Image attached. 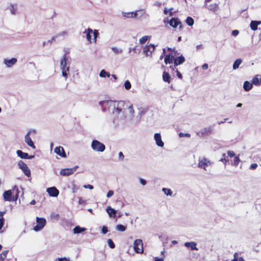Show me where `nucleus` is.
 Listing matches in <instances>:
<instances>
[{
	"label": "nucleus",
	"mask_w": 261,
	"mask_h": 261,
	"mask_svg": "<svg viewBox=\"0 0 261 261\" xmlns=\"http://www.w3.org/2000/svg\"><path fill=\"white\" fill-rule=\"evenodd\" d=\"M67 58L66 56L64 55L62 59L61 60L60 65L62 69V75L65 77V79L67 78V72L69 70V67L67 66Z\"/></svg>",
	"instance_id": "obj_1"
},
{
	"label": "nucleus",
	"mask_w": 261,
	"mask_h": 261,
	"mask_svg": "<svg viewBox=\"0 0 261 261\" xmlns=\"http://www.w3.org/2000/svg\"><path fill=\"white\" fill-rule=\"evenodd\" d=\"M257 167V164L256 163L252 164L250 166V169L252 170H254Z\"/></svg>",
	"instance_id": "obj_51"
},
{
	"label": "nucleus",
	"mask_w": 261,
	"mask_h": 261,
	"mask_svg": "<svg viewBox=\"0 0 261 261\" xmlns=\"http://www.w3.org/2000/svg\"><path fill=\"white\" fill-rule=\"evenodd\" d=\"M84 33H86V38L90 43L92 42V34L93 35V40L94 42L96 41L97 36L98 34V31L97 30H94L93 31L92 29L88 28L87 30L85 31Z\"/></svg>",
	"instance_id": "obj_4"
},
{
	"label": "nucleus",
	"mask_w": 261,
	"mask_h": 261,
	"mask_svg": "<svg viewBox=\"0 0 261 261\" xmlns=\"http://www.w3.org/2000/svg\"><path fill=\"white\" fill-rule=\"evenodd\" d=\"M75 169L73 168L62 169L60 170V174L62 176H69L74 173Z\"/></svg>",
	"instance_id": "obj_15"
},
{
	"label": "nucleus",
	"mask_w": 261,
	"mask_h": 261,
	"mask_svg": "<svg viewBox=\"0 0 261 261\" xmlns=\"http://www.w3.org/2000/svg\"><path fill=\"white\" fill-rule=\"evenodd\" d=\"M18 192H19L18 190L17 189V194L15 196V198L14 199L12 200L11 198L12 194V191L11 190L6 191L3 194L4 199L5 201H11L12 200H16L18 197Z\"/></svg>",
	"instance_id": "obj_8"
},
{
	"label": "nucleus",
	"mask_w": 261,
	"mask_h": 261,
	"mask_svg": "<svg viewBox=\"0 0 261 261\" xmlns=\"http://www.w3.org/2000/svg\"><path fill=\"white\" fill-rule=\"evenodd\" d=\"M162 191L164 193V194L167 196H171L172 194V192L170 189L164 188H163Z\"/></svg>",
	"instance_id": "obj_34"
},
{
	"label": "nucleus",
	"mask_w": 261,
	"mask_h": 261,
	"mask_svg": "<svg viewBox=\"0 0 261 261\" xmlns=\"http://www.w3.org/2000/svg\"><path fill=\"white\" fill-rule=\"evenodd\" d=\"M208 64H206V63H205V64H203V65L202 66V68L203 70H206V69H208Z\"/></svg>",
	"instance_id": "obj_55"
},
{
	"label": "nucleus",
	"mask_w": 261,
	"mask_h": 261,
	"mask_svg": "<svg viewBox=\"0 0 261 261\" xmlns=\"http://www.w3.org/2000/svg\"><path fill=\"white\" fill-rule=\"evenodd\" d=\"M242 60L241 59H240V58L237 59L233 63V69H237L239 67V66H240V65L242 63Z\"/></svg>",
	"instance_id": "obj_29"
},
{
	"label": "nucleus",
	"mask_w": 261,
	"mask_h": 261,
	"mask_svg": "<svg viewBox=\"0 0 261 261\" xmlns=\"http://www.w3.org/2000/svg\"><path fill=\"white\" fill-rule=\"evenodd\" d=\"M108 244L109 245V246L112 248L113 249L115 247V245L113 242V241L111 239H109L107 241Z\"/></svg>",
	"instance_id": "obj_37"
},
{
	"label": "nucleus",
	"mask_w": 261,
	"mask_h": 261,
	"mask_svg": "<svg viewBox=\"0 0 261 261\" xmlns=\"http://www.w3.org/2000/svg\"><path fill=\"white\" fill-rule=\"evenodd\" d=\"M185 245L187 247H190L192 250H198V248L196 247V243L194 242H186Z\"/></svg>",
	"instance_id": "obj_22"
},
{
	"label": "nucleus",
	"mask_w": 261,
	"mask_h": 261,
	"mask_svg": "<svg viewBox=\"0 0 261 261\" xmlns=\"http://www.w3.org/2000/svg\"><path fill=\"white\" fill-rule=\"evenodd\" d=\"M31 132L30 131H29L27 134L25 136V143L30 147H31L32 148L35 149V146L33 142L32 141L31 137H30Z\"/></svg>",
	"instance_id": "obj_14"
},
{
	"label": "nucleus",
	"mask_w": 261,
	"mask_h": 261,
	"mask_svg": "<svg viewBox=\"0 0 261 261\" xmlns=\"http://www.w3.org/2000/svg\"><path fill=\"white\" fill-rule=\"evenodd\" d=\"M5 222L4 218H0V230L4 226Z\"/></svg>",
	"instance_id": "obj_48"
},
{
	"label": "nucleus",
	"mask_w": 261,
	"mask_h": 261,
	"mask_svg": "<svg viewBox=\"0 0 261 261\" xmlns=\"http://www.w3.org/2000/svg\"><path fill=\"white\" fill-rule=\"evenodd\" d=\"M163 80L164 82L170 84L171 80L170 74L166 71H164L163 73Z\"/></svg>",
	"instance_id": "obj_21"
},
{
	"label": "nucleus",
	"mask_w": 261,
	"mask_h": 261,
	"mask_svg": "<svg viewBox=\"0 0 261 261\" xmlns=\"http://www.w3.org/2000/svg\"><path fill=\"white\" fill-rule=\"evenodd\" d=\"M108 231L107 226H103L101 229V232L103 234H106Z\"/></svg>",
	"instance_id": "obj_45"
},
{
	"label": "nucleus",
	"mask_w": 261,
	"mask_h": 261,
	"mask_svg": "<svg viewBox=\"0 0 261 261\" xmlns=\"http://www.w3.org/2000/svg\"><path fill=\"white\" fill-rule=\"evenodd\" d=\"M8 250H4L0 254V261H3L7 257Z\"/></svg>",
	"instance_id": "obj_30"
},
{
	"label": "nucleus",
	"mask_w": 261,
	"mask_h": 261,
	"mask_svg": "<svg viewBox=\"0 0 261 261\" xmlns=\"http://www.w3.org/2000/svg\"><path fill=\"white\" fill-rule=\"evenodd\" d=\"M107 212L110 217H115L116 212L113 208H112L110 207H108L107 208Z\"/></svg>",
	"instance_id": "obj_28"
},
{
	"label": "nucleus",
	"mask_w": 261,
	"mask_h": 261,
	"mask_svg": "<svg viewBox=\"0 0 261 261\" xmlns=\"http://www.w3.org/2000/svg\"><path fill=\"white\" fill-rule=\"evenodd\" d=\"M17 62V59L15 58H13L10 60H5V63L8 67H11L15 64Z\"/></svg>",
	"instance_id": "obj_24"
},
{
	"label": "nucleus",
	"mask_w": 261,
	"mask_h": 261,
	"mask_svg": "<svg viewBox=\"0 0 261 261\" xmlns=\"http://www.w3.org/2000/svg\"><path fill=\"white\" fill-rule=\"evenodd\" d=\"M154 261H164V259L162 258H156L155 259Z\"/></svg>",
	"instance_id": "obj_61"
},
{
	"label": "nucleus",
	"mask_w": 261,
	"mask_h": 261,
	"mask_svg": "<svg viewBox=\"0 0 261 261\" xmlns=\"http://www.w3.org/2000/svg\"><path fill=\"white\" fill-rule=\"evenodd\" d=\"M227 154L230 158H232L235 156L234 152L232 150H228L227 151Z\"/></svg>",
	"instance_id": "obj_44"
},
{
	"label": "nucleus",
	"mask_w": 261,
	"mask_h": 261,
	"mask_svg": "<svg viewBox=\"0 0 261 261\" xmlns=\"http://www.w3.org/2000/svg\"><path fill=\"white\" fill-rule=\"evenodd\" d=\"M243 88L246 91H249L252 88V84L248 81H245L243 85Z\"/></svg>",
	"instance_id": "obj_26"
},
{
	"label": "nucleus",
	"mask_w": 261,
	"mask_h": 261,
	"mask_svg": "<svg viewBox=\"0 0 261 261\" xmlns=\"http://www.w3.org/2000/svg\"><path fill=\"white\" fill-rule=\"evenodd\" d=\"M124 102L123 101H119L115 102L114 112L117 114H119L122 111V108L124 107Z\"/></svg>",
	"instance_id": "obj_11"
},
{
	"label": "nucleus",
	"mask_w": 261,
	"mask_h": 261,
	"mask_svg": "<svg viewBox=\"0 0 261 261\" xmlns=\"http://www.w3.org/2000/svg\"><path fill=\"white\" fill-rule=\"evenodd\" d=\"M122 15L126 18H135L138 15L137 12H123Z\"/></svg>",
	"instance_id": "obj_20"
},
{
	"label": "nucleus",
	"mask_w": 261,
	"mask_h": 261,
	"mask_svg": "<svg viewBox=\"0 0 261 261\" xmlns=\"http://www.w3.org/2000/svg\"><path fill=\"white\" fill-rule=\"evenodd\" d=\"M176 74H177V76H178V77L180 79H181L182 76V74L180 73V72L177 69H176Z\"/></svg>",
	"instance_id": "obj_52"
},
{
	"label": "nucleus",
	"mask_w": 261,
	"mask_h": 261,
	"mask_svg": "<svg viewBox=\"0 0 261 261\" xmlns=\"http://www.w3.org/2000/svg\"><path fill=\"white\" fill-rule=\"evenodd\" d=\"M55 152L62 158H66V154L64 149L62 146L56 147L54 149Z\"/></svg>",
	"instance_id": "obj_13"
},
{
	"label": "nucleus",
	"mask_w": 261,
	"mask_h": 261,
	"mask_svg": "<svg viewBox=\"0 0 261 261\" xmlns=\"http://www.w3.org/2000/svg\"><path fill=\"white\" fill-rule=\"evenodd\" d=\"M170 25L175 29L179 26V29L182 30V23L178 18H172L169 21Z\"/></svg>",
	"instance_id": "obj_7"
},
{
	"label": "nucleus",
	"mask_w": 261,
	"mask_h": 261,
	"mask_svg": "<svg viewBox=\"0 0 261 261\" xmlns=\"http://www.w3.org/2000/svg\"><path fill=\"white\" fill-rule=\"evenodd\" d=\"M149 37L148 36H144L142 37H141L139 39V42L140 44H144L147 40L149 39Z\"/></svg>",
	"instance_id": "obj_33"
},
{
	"label": "nucleus",
	"mask_w": 261,
	"mask_h": 261,
	"mask_svg": "<svg viewBox=\"0 0 261 261\" xmlns=\"http://www.w3.org/2000/svg\"><path fill=\"white\" fill-rule=\"evenodd\" d=\"M212 130L213 128L211 126H209L204 128V133H205L211 134L212 133Z\"/></svg>",
	"instance_id": "obj_41"
},
{
	"label": "nucleus",
	"mask_w": 261,
	"mask_h": 261,
	"mask_svg": "<svg viewBox=\"0 0 261 261\" xmlns=\"http://www.w3.org/2000/svg\"><path fill=\"white\" fill-rule=\"evenodd\" d=\"M186 21L187 24L189 26H192L194 24L193 19L189 16L187 18Z\"/></svg>",
	"instance_id": "obj_32"
},
{
	"label": "nucleus",
	"mask_w": 261,
	"mask_h": 261,
	"mask_svg": "<svg viewBox=\"0 0 261 261\" xmlns=\"http://www.w3.org/2000/svg\"><path fill=\"white\" fill-rule=\"evenodd\" d=\"M155 45L153 44H150L149 45H146L143 49L144 54L148 56L151 55L152 53L154 51L155 48Z\"/></svg>",
	"instance_id": "obj_9"
},
{
	"label": "nucleus",
	"mask_w": 261,
	"mask_h": 261,
	"mask_svg": "<svg viewBox=\"0 0 261 261\" xmlns=\"http://www.w3.org/2000/svg\"><path fill=\"white\" fill-rule=\"evenodd\" d=\"M210 164V162L205 158L199 160L198 167L205 170L206 167Z\"/></svg>",
	"instance_id": "obj_12"
},
{
	"label": "nucleus",
	"mask_w": 261,
	"mask_h": 261,
	"mask_svg": "<svg viewBox=\"0 0 261 261\" xmlns=\"http://www.w3.org/2000/svg\"><path fill=\"white\" fill-rule=\"evenodd\" d=\"M36 203V201L35 200H32L31 202H30V204L31 205H34Z\"/></svg>",
	"instance_id": "obj_63"
},
{
	"label": "nucleus",
	"mask_w": 261,
	"mask_h": 261,
	"mask_svg": "<svg viewBox=\"0 0 261 261\" xmlns=\"http://www.w3.org/2000/svg\"><path fill=\"white\" fill-rule=\"evenodd\" d=\"M154 138L156 144L158 146L163 147L164 143L162 141L161 139V135L159 133H156L154 134Z\"/></svg>",
	"instance_id": "obj_18"
},
{
	"label": "nucleus",
	"mask_w": 261,
	"mask_h": 261,
	"mask_svg": "<svg viewBox=\"0 0 261 261\" xmlns=\"http://www.w3.org/2000/svg\"><path fill=\"white\" fill-rule=\"evenodd\" d=\"M179 136L180 137H190V134H184L182 133H180L179 134Z\"/></svg>",
	"instance_id": "obj_47"
},
{
	"label": "nucleus",
	"mask_w": 261,
	"mask_h": 261,
	"mask_svg": "<svg viewBox=\"0 0 261 261\" xmlns=\"http://www.w3.org/2000/svg\"><path fill=\"white\" fill-rule=\"evenodd\" d=\"M18 165L19 168L23 171L24 174L26 176L28 177H30L31 176V171L25 163H24L22 161H19L18 163Z\"/></svg>",
	"instance_id": "obj_6"
},
{
	"label": "nucleus",
	"mask_w": 261,
	"mask_h": 261,
	"mask_svg": "<svg viewBox=\"0 0 261 261\" xmlns=\"http://www.w3.org/2000/svg\"><path fill=\"white\" fill-rule=\"evenodd\" d=\"M232 261H245L244 258L242 257H239L238 254L237 253H235L234 254V258L232 260Z\"/></svg>",
	"instance_id": "obj_35"
},
{
	"label": "nucleus",
	"mask_w": 261,
	"mask_h": 261,
	"mask_svg": "<svg viewBox=\"0 0 261 261\" xmlns=\"http://www.w3.org/2000/svg\"><path fill=\"white\" fill-rule=\"evenodd\" d=\"M240 159L238 156H234L233 159V165L237 166L240 162Z\"/></svg>",
	"instance_id": "obj_38"
},
{
	"label": "nucleus",
	"mask_w": 261,
	"mask_h": 261,
	"mask_svg": "<svg viewBox=\"0 0 261 261\" xmlns=\"http://www.w3.org/2000/svg\"><path fill=\"white\" fill-rule=\"evenodd\" d=\"M185 58L183 56H180L178 57L174 58V67H172L171 66H170V68L172 69V70H174L176 66L180 65L185 62Z\"/></svg>",
	"instance_id": "obj_10"
},
{
	"label": "nucleus",
	"mask_w": 261,
	"mask_h": 261,
	"mask_svg": "<svg viewBox=\"0 0 261 261\" xmlns=\"http://www.w3.org/2000/svg\"><path fill=\"white\" fill-rule=\"evenodd\" d=\"M79 203L80 204H85L86 201L83 199L82 197H79Z\"/></svg>",
	"instance_id": "obj_46"
},
{
	"label": "nucleus",
	"mask_w": 261,
	"mask_h": 261,
	"mask_svg": "<svg viewBox=\"0 0 261 261\" xmlns=\"http://www.w3.org/2000/svg\"><path fill=\"white\" fill-rule=\"evenodd\" d=\"M47 192L50 196L57 197L59 194V191L56 187H50L47 189Z\"/></svg>",
	"instance_id": "obj_16"
},
{
	"label": "nucleus",
	"mask_w": 261,
	"mask_h": 261,
	"mask_svg": "<svg viewBox=\"0 0 261 261\" xmlns=\"http://www.w3.org/2000/svg\"><path fill=\"white\" fill-rule=\"evenodd\" d=\"M99 76L100 77H109L110 76V74L109 72H106L105 70H102L100 72Z\"/></svg>",
	"instance_id": "obj_31"
},
{
	"label": "nucleus",
	"mask_w": 261,
	"mask_h": 261,
	"mask_svg": "<svg viewBox=\"0 0 261 261\" xmlns=\"http://www.w3.org/2000/svg\"><path fill=\"white\" fill-rule=\"evenodd\" d=\"M260 23V21H251L250 22V28L252 30L255 31L257 29V26Z\"/></svg>",
	"instance_id": "obj_25"
},
{
	"label": "nucleus",
	"mask_w": 261,
	"mask_h": 261,
	"mask_svg": "<svg viewBox=\"0 0 261 261\" xmlns=\"http://www.w3.org/2000/svg\"><path fill=\"white\" fill-rule=\"evenodd\" d=\"M64 260H66V258H59L58 259V261H64Z\"/></svg>",
	"instance_id": "obj_64"
},
{
	"label": "nucleus",
	"mask_w": 261,
	"mask_h": 261,
	"mask_svg": "<svg viewBox=\"0 0 261 261\" xmlns=\"http://www.w3.org/2000/svg\"><path fill=\"white\" fill-rule=\"evenodd\" d=\"M174 60V55L172 53L165 55L164 62L166 64L172 63Z\"/></svg>",
	"instance_id": "obj_19"
},
{
	"label": "nucleus",
	"mask_w": 261,
	"mask_h": 261,
	"mask_svg": "<svg viewBox=\"0 0 261 261\" xmlns=\"http://www.w3.org/2000/svg\"><path fill=\"white\" fill-rule=\"evenodd\" d=\"M169 15L170 16H172L173 15L172 11L173 10V8H170L169 10Z\"/></svg>",
	"instance_id": "obj_56"
},
{
	"label": "nucleus",
	"mask_w": 261,
	"mask_h": 261,
	"mask_svg": "<svg viewBox=\"0 0 261 261\" xmlns=\"http://www.w3.org/2000/svg\"><path fill=\"white\" fill-rule=\"evenodd\" d=\"M11 13L13 14H15V8H14L13 6H11Z\"/></svg>",
	"instance_id": "obj_59"
},
{
	"label": "nucleus",
	"mask_w": 261,
	"mask_h": 261,
	"mask_svg": "<svg viewBox=\"0 0 261 261\" xmlns=\"http://www.w3.org/2000/svg\"><path fill=\"white\" fill-rule=\"evenodd\" d=\"M164 13L166 15H167L169 13V10L166 8L164 10Z\"/></svg>",
	"instance_id": "obj_60"
},
{
	"label": "nucleus",
	"mask_w": 261,
	"mask_h": 261,
	"mask_svg": "<svg viewBox=\"0 0 261 261\" xmlns=\"http://www.w3.org/2000/svg\"><path fill=\"white\" fill-rule=\"evenodd\" d=\"M239 33V32L238 30H233L232 32V35H233L234 36H237Z\"/></svg>",
	"instance_id": "obj_54"
},
{
	"label": "nucleus",
	"mask_w": 261,
	"mask_h": 261,
	"mask_svg": "<svg viewBox=\"0 0 261 261\" xmlns=\"http://www.w3.org/2000/svg\"><path fill=\"white\" fill-rule=\"evenodd\" d=\"M37 225L34 226V230L36 231L41 230L46 225V220L43 218H36Z\"/></svg>",
	"instance_id": "obj_5"
},
{
	"label": "nucleus",
	"mask_w": 261,
	"mask_h": 261,
	"mask_svg": "<svg viewBox=\"0 0 261 261\" xmlns=\"http://www.w3.org/2000/svg\"><path fill=\"white\" fill-rule=\"evenodd\" d=\"M134 250L137 253H143V244L141 239H137L134 242Z\"/></svg>",
	"instance_id": "obj_3"
},
{
	"label": "nucleus",
	"mask_w": 261,
	"mask_h": 261,
	"mask_svg": "<svg viewBox=\"0 0 261 261\" xmlns=\"http://www.w3.org/2000/svg\"><path fill=\"white\" fill-rule=\"evenodd\" d=\"M86 229L84 227H81L79 226H76L73 228V232L74 233H80L84 231H85Z\"/></svg>",
	"instance_id": "obj_27"
},
{
	"label": "nucleus",
	"mask_w": 261,
	"mask_h": 261,
	"mask_svg": "<svg viewBox=\"0 0 261 261\" xmlns=\"http://www.w3.org/2000/svg\"><path fill=\"white\" fill-rule=\"evenodd\" d=\"M79 190L78 187L76 186V185L74 184H72V191L73 193H75L77 191Z\"/></svg>",
	"instance_id": "obj_42"
},
{
	"label": "nucleus",
	"mask_w": 261,
	"mask_h": 261,
	"mask_svg": "<svg viewBox=\"0 0 261 261\" xmlns=\"http://www.w3.org/2000/svg\"><path fill=\"white\" fill-rule=\"evenodd\" d=\"M223 158L220 159V161L224 163L225 164H226V162H227V160L226 159V154L225 153H223L222 154Z\"/></svg>",
	"instance_id": "obj_43"
},
{
	"label": "nucleus",
	"mask_w": 261,
	"mask_h": 261,
	"mask_svg": "<svg viewBox=\"0 0 261 261\" xmlns=\"http://www.w3.org/2000/svg\"><path fill=\"white\" fill-rule=\"evenodd\" d=\"M84 188H86V189H90V190H92L93 189V186L91 185H84Z\"/></svg>",
	"instance_id": "obj_49"
},
{
	"label": "nucleus",
	"mask_w": 261,
	"mask_h": 261,
	"mask_svg": "<svg viewBox=\"0 0 261 261\" xmlns=\"http://www.w3.org/2000/svg\"><path fill=\"white\" fill-rule=\"evenodd\" d=\"M112 49L116 54H121L122 52V49L117 47H112Z\"/></svg>",
	"instance_id": "obj_40"
},
{
	"label": "nucleus",
	"mask_w": 261,
	"mask_h": 261,
	"mask_svg": "<svg viewBox=\"0 0 261 261\" xmlns=\"http://www.w3.org/2000/svg\"><path fill=\"white\" fill-rule=\"evenodd\" d=\"M119 158L121 161L124 160V156L122 152H119Z\"/></svg>",
	"instance_id": "obj_53"
},
{
	"label": "nucleus",
	"mask_w": 261,
	"mask_h": 261,
	"mask_svg": "<svg viewBox=\"0 0 261 261\" xmlns=\"http://www.w3.org/2000/svg\"><path fill=\"white\" fill-rule=\"evenodd\" d=\"M140 183H141L142 185H143V186H144V185H146V180H145V179H142V178H141V179H140Z\"/></svg>",
	"instance_id": "obj_57"
},
{
	"label": "nucleus",
	"mask_w": 261,
	"mask_h": 261,
	"mask_svg": "<svg viewBox=\"0 0 261 261\" xmlns=\"http://www.w3.org/2000/svg\"><path fill=\"white\" fill-rule=\"evenodd\" d=\"M116 229L120 231H124L126 229V226L122 224H118L116 226Z\"/></svg>",
	"instance_id": "obj_36"
},
{
	"label": "nucleus",
	"mask_w": 261,
	"mask_h": 261,
	"mask_svg": "<svg viewBox=\"0 0 261 261\" xmlns=\"http://www.w3.org/2000/svg\"><path fill=\"white\" fill-rule=\"evenodd\" d=\"M252 83L256 86H260L261 85V78L256 75L252 79Z\"/></svg>",
	"instance_id": "obj_23"
},
{
	"label": "nucleus",
	"mask_w": 261,
	"mask_h": 261,
	"mask_svg": "<svg viewBox=\"0 0 261 261\" xmlns=\"http://www.w3.org/2000/svg\"><path fill=\"white\" fill-rule=\"evenodd\" d=\"M167 50L169 51H171V52H172V51H174V49H172V48H170V47H168L167 48Z\"/></svg>",
	"instance_id": "obj_62"
},
{
	"label": "nucleus",
	"mask_w": 261,
	"mask_h": 261,
	"mask_svg": "<svg viewBox=\"0 0 261 261\" xmlns=\"http://www.w3.org/2000/svg\"><path fill=\"white\" fill-rule=\"evenodd\" d=\"M92 148L96 151L102 152L105 150V145L99 141L94 140L92 142Z\"/></svg>",
	"instance_id": "obj_2"
},
{
	"label": "nucleus",
	"mask_w": 261,
	"mask_h": 261,
	"mask_svg": "<svg viewBox=\"0 0 261 261\" xmlns=\"http://www.w3.org/2000/svg\"><path fill=\"white\" fill-rule=\"evenodd\" d=\"M113 194H114V192L112 190H110V191H109V192L107 193V197L108 198H109V197L112 196L113 195Z\"/></svg>",
	"instance_id": "obj_50"
},
{
	"label": "nucleus",
	"mask_w": 261,
	"mask_h": 261,
	"mask_svg": "<svg viewBox=\"0 0 261 261\" xmlns=\"http://www.w3.org/2000/svg\"><path fill=\"white\" fill-rule=\"evenodd\" d=\"M16 153L21 159H31L34 158V155H29L28 153L23 152L20 150H17Z\"/></svg>",
	"instance_id": "obj_17"
},
{
	"label": "nucleus",
	"mask_w": 261,
	"mask_h": 261,
	"mask_svg": "<svg viewBox=\"0 0 261 261\" xmlns=\"http://www.w3.org/2000/svg\"><path fill=\"white\" fill-rule=\"evenodd\" d=\"M124 85L126 90H129L131 88V84L128 80L125 82Z\"/></svg>",
	"instance_id": "obj_39"
},
{
	"label": "nucleus",
	"mask_w": 261,
	"mask_h": 261,
	"mask_svg": "<svg viewBox=\"0 0 261 261\" xmlns=\"http://www.w3.org/2000/svg\"><path fill=\"white\" fill-rule=\"evenodd\" d=\"M6 213V211H0V218H4L3 216L4 214Z\"/></svg>",
	"instance_id": "obj_58"
}]
</instances>
